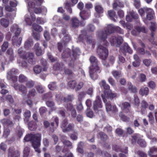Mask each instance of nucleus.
Listing matches in <instances>:
<instances>
[{
	"mask_svg": "<svg viewBox=\"0 0 157 157\" xmlns=\"http://www.w3.org/2000/svg\"><path fill=\"white\" fill-rule=\"evenodd\" d=\"M76 82L75 80L70 81L68 83V86L70 87L72 89H74L75 87H76Z\"/></svg>",
	"mask_w": 157,
	"mask_h": 157,
	"instance_id": "nucleus-57",
	"label": "nucleus"
},
{
	"mask_svg": "<svg viewBox=\"0 0 157 157\" xmlns=\"http://www.w3.org/2000/svg\"><path fill=\"white\" fill-rule=\"evenodd\" d=\"M12 86L13 87L15 90H18L21 92L23 95L25 94L27 91V87L23 85H17L15 83L12 85Z\"/></svg>",
	"mask_w": 157,
	"mask_h": 157,
	"instance_id": "nucleus-20",
	"label": "nucleus"
},
{
	"mask_svg": "<svg viewBox=\"0 0 157 157\" xmlns=\"http://www.w3.org/2000/svg\"><path fill=\"white\" fill-rule=\"evenodd\" d=\"M102 107L101 102L100 100V97L99 96H97L96 97V100L94 103V109L95 112L97 113L98 112V111L101 112V109Z\"/></svg>",
	"mask_w": 157,
	"mask_h": 157,
	"instance_id": "nucleus-11",
	"label": "nucleus"
},
{
	"mask_svg": "<svg viewBox=\"0 0 157 157\" xmlns=\"http://www.w3.org/2000/svg\"><path fill=\"white\" fill-rule=\"evenodd\" d=\"M34 85V82L32 80L27 81L26 82L25 85L26 87L29 88L33 87Z\"/></svg>",
	"mask_w": 157,
	"mask_h": 157,
	"instance_id": "nucleus-52",
	"label": "nucleus"
},
{
	"mask_svg": "<svg viewBox=\"0 0 157 157\" xmlns=\"http://www.w3.org/2000/svg\"><path fill=\"white\" fill-rule=\"evenodd\" d=\"M0 24L3 27L6 28L8 26L9 24V20L7 19L2 18L0 20Z\"/></svg>",
	"mask_w": 157,
	"mask_h": 157,
	"instance_id": "nucleus-39",
	"label": "nucleus"
},
{
	"mask_svg": "<svg viewBox=\"0 0 157 157\" xmlns=\"http://www.w3.org/2000/svg\"><path fill=\"white\" fill-rule=\"evenodd\" d=\"M157 152V148L153 147L150 149V151L148 152V155L150 157H157V155H154L155 153Z\"/></svg>",
	"mask_w": 157,
	"mask_h": 157,
	"instance_id": "nucleus-36",
	"label": "nucleus"
},
{
	"mask_svg": "<svg viewBox=\"0 0 157 157\" xmlns=\"http://www.w3.org/2000/svg\"><path fill=\"white\" fill-rule=\"evenodd\" d=\"M33 26L34 29L36 31L40 32L42 30V28L41 27L36 24L33 25Z\"/></svg>",
	"mask_w": 157,
	"mask_h": 157,
	"instance_id": "nucleus-55",
	"label": "nucleus"
},
{
	"mask_svg": "<svg viewBox=\"0 0 157 157\" xmlns=\"http://www.w3.org/2000/svg\"><path fill=\"white\" fill-rule=\"evenodd\" d=\"M18 71L16 69H13L7 73V78L9 81H12L13 83L17 81V78L15 75L17 73Z\"/></svg>",
	"mask_w": 157,
	"mask_h": 157,
	"instance_id": "nucleus-9",
	"label": "nucleus"
},
{
	"mask_svg": "<svg viewBox=\"0 0 157 157\" xmlns=\"http://www.w3.org/2000/svg\"><path fill=\"white\" fill-rule=\"evenodd\" d=\"M147 8H141L138 10L139 13L143 19H145V12H147V10H146Z\"/></svg>",
	"mask_w": 157,
	"mask_h": 157,
	"instance_id": "nucleus-46",
	"label": "nucleus"
},
{
	"mask_svg": "<svg viewBox=\"0 0 157 157\" xmlns=\"http://www.w3.org/2000/svg\"><path fill=\"white\" fill-rule=\"evenodd\" d=\"M140 112L143 114H145L147 112L146 108L147 107L148 104L144 100H143L141 103Z\"/></svg>",
	"mask_w": 157,
	"mask_h": 157,
	"instance_id": "nucleus-30",
	"label": "nucleus"
},
{
	"mask_svg": "<svg viewBox=\"0 0 157 157\" xmlns=\"http://www.w3.org/2000/svg\"><path fill=\"white\" fill-rule=\"evenodd\" d=\"M149 90L147 87L141 88L140 90L139 93L140 94L144 96L147 95L149 93Z\"/></svg>",
	"mask_w": 157,
	"mask_h": 157,
	"instance_id": "nucleus-34",
	"label": "nucleus"
},
{
	"mask_svg": "<svg viewBox=\"0 0 157 157\" xmlns=\"http://www.w3.org/2000/svg\"><path fill=\"white\" fill-rule=\"evenodd\" d=\"M9 5H7L5 7V10L8 11H12L14 10L13 8L17 6L18 2L16 0H9Z\"/></svg>",
	"mask_w": 157,
	"mask_h": 157,
	"instance_id": "nucleus-16",
	"label": "nucleus"
},
{
	"mask_svg": "<svg viewBox=\"0 0 157 157\" xmlns=\"http://www.w3.org/2000/svg\"><path fill=\"white\" fill-rule=\"evenodd\" d=\"M10 31L12 33L14 32L15 36L12 38V43L13 45L17 46H19L21 43L22 38L19 37L18 38L17 36L20 33L21 29L16 24L13 25L10 28Z\"/></svg>",
	"mask_w": 157,
	"mask_h": 157,
	"instance_id": "nucleus-5",
	"label": "nucleus"
},
{
	"mask_svg": "<svg viewBox=\"0 0 157 157\" xmlns=\"http://www.w3.org/2000/svg\"><path fill=\"white\" fill-rule=\"evenodd\" d=\"M147 117L149 118V120L150 123H153L154 121V117L152 115V113L150 112L148 113Z\"/></svg>",
	"mask_w": 157,
	"mask_h": 157,
	"instance_id": "nucleus-63",
	"label": "nucleus"
},
{
	"mask_svg": "<svg viewBox=\"0 0 157 157\" xmlns=\"http://www.w3.org/2000/svg\"><path fill=\"white\" fill-rule=\"evenodd\" d=\"M25 1L28 4V2H33V5H34L35 4V6H40L43 3L44 0H32L29 1Z\"/></svg>",
	"mask_w": 157,
	"mask_h": 157,
	"instance_id": "nucleus-35",
	"label": "nucleus"
},
{
	"mask_svg": "<svg viewBox=\"0 0 157 157\" xmlns=\"http://www.w3.org/2000/svg\"><path fill=\"white\" fill-rule=\"evenodd\" d=\"M56 100L58 102H67L69 101H72L73 99V97L72 95H68L65 98H63L61 97V95L59 94L56 95Z\"/></svg>",
	"mask_w": 157,
	"mask_h": 157,
	"instance_id": "nucleus-14",
	"label": "nucleus"
},
{
	"mask_svg": "<svg viewBox=\"0 0 157 157\" xmlns=\"http://www.w3.org/2000/svg\"><path fill=\"white\" fill-rule=\"evenodd\" d=\"M36 94V90L34 89H32L29 91L28 97L29 98H31L34 97Z\"/></svg>",
	"mask_w": 157,
	"mask_h": 157,
	"instance_id": "nucleus-47",
	"label": "nucleus"
},
{
	"mask_svg": "<svg viewBox=\"0 0 157 157\" xmlns=\"http://www.w3.org/2000/svg\"><path fill=\"white\" fill-rule=\"evenodd\" d=\"M101 87H103L104 89V90H107L109 89V86L108 85L106 84L105 81L103 80L101 81V82L99 83Z\"/></svg>",
	"mask_w": 157,
	"mask_h": 157,
	"instance_id": "nucleus-49",
	"label": "nucleus"
},
{
	"mask_svg": "<svg viewBox=\"0 0 157 157\" xmlns=\"http://www.w3.org/2000/svg\"><path fill=\"white\" fill-rule=\"evenodd\" d=\"M41 137V135L39 133L35 135L30 134L25 136L24 140L26 141L31 140L32 146L35 149V151L40 153V151L39 147L40 144Z\"/></svg>",
	"mask_w": 157,
	"mask_h": 157,
	"instance_id": "nucleus-2",
	"label": "nucleus"
},
{
	"mask_svg": "<svg viewBox=\"0 0 157 157\" xmlns=\"http://www.w3.org/2000/svg\"><path fill=\"white\" fill-rule=\"evenodd\" d=\"M19 152L15 151L13 147H11L9 149L8 157H19Z\"/></svg>",
	"mask_w": 157,
	"mask_h": 157,
	"instance_id": "nucleus-27",
	"label": "nucleus"
},
{
	"mask_svg": "<svg viewBox=\"0 0 157 157\" xmlns=\"http://www.w3.org/2000/svg\"><path fill=\"white\" fill-rule=\"evenodd\" d=\"M95 11L98 13H101L103 12V9L101 6L98 4H96L95 6Z\"/></svg>",
	"mask_w": 157,
	"mask_h": 157,
	"instance_id": "nucleus-44",
	"label": "nucleus"
},
{
	"mask_svg": "<svg viewBox=\"0 0 157 157\" xmlns=\"http://www.w3.org/2000/svg\"><path fill=\"white\" fill-rule=\"evenodd\" d=\"M83 146V143L82 142H80L78 144L77 150L80 153L83 152L82 148Z\"/></svg>",
	"mask_w": 157,
	"mask_h": 157,
	"instance_id": "nucleus-56",
	"label": "nucleus"
},
{
	"mask_svg": "<svg viewBox=\"0 0 157 157\" xmlns=\"http://www.w3.org/2000/svg\"><path fill=\"white\" fill-rule=\"evenodd\" d=\"M30 148L29 147H25L23 151L24 157H27L29 154Z\"/></svg>",
	"mask_w": 157,
	"mask_h": 157,
	"instance_id": "nucleus-58",
	"label": "nucleus"
},
{
	"mask_svg": "<svg viewBox=\"0 0 157 157\" xmlns=\"http://www.w3.org/2000/svg\"><path fill=\"white\" fill-rule=\"evenodd\" d=\"M97 53L100 58L103 60V63L106 67L109 66V64L106 63L105 60L107 58L108 55V51L105 47L100 45L99 46L97 49Z\"/></svg>",
	"mask_w": 157,
	"mask_h": 157,
	"instance_id": "nucleus-7",
	"label": "nucleus"
},
{
	"mask_svg": "<svg viewBox=\"0 0 157 157\" xmlns=\"http://www.w3.org/2000/svg\"><path fill=\"white\" fill-rule=\"evenodd\" d=\"M109 41L112 45H116L118 47L122 43L123 39L120 36H113L110 38Z\"/></svg>",
	"mask_w": 157,
	"mask_h": 157,
	"instance_id": "nucleus-10",
	"label": "nucleus"
},
{
	"mask_svg": "<svg viewBox=\"0 0 157 157\" xmlns=\"http://www.w3.org/2000/svg\"><path fill=\"white\" fill-rule=\"evenodd\" d=\"M116 26L112 24H109L107 25L106 30L102 31L98 33V37L100 39L103 41L104 44H106L108 43L106 41L107 36L108 34H111L115 31Z\"/></svg>",
	"mask_w": 157,
	"mask_h": 157,
	"instance_id": "nucleus-6",
	"label": "nucleus"
},
{
	"mask_svg": "<svg viewBox=\"0 0 157 157\" xmlns=\"http://www.w3.org/2000/svg\"><path fill=\"white\" fill-rule=\"evenodd\" d=\"M46 104L48 107L52 109V110H56L58 113L61 114L62 116H64L65 113L63 109H56L55 108L53 107L54 104L53 102L49 101H47L46 102Z\"/></svg>",
	"mask_w": 157,
	"mask_h": 157,
	"instance_id": "nucleus-18",
	"label": "nucleus"
},
{
	"mask_svg": "<svg viewBox=\"0 0 157 157\" xmlns=\"http://www.w3.org/2000/svg\"><path fill=\"white\" fill-rule=\"evenodd\" d=\"M73 51V59L70 60V62L69 63V65L71 67H73L74 65V60H75L76 58L80 54V51L78 48H72Z\"/></svg>",
	"mask_w": 157,
	"mask_h": 157,
	"instance_id": "nucleus-13",
	"label": "nucleus"
},
{
	"mask_svg": "<svg viewBox=\"0 0 157 157\" xmlns=\"http://www.w3.org/2000/svg\"><path fill=\"white\" fill-rule=\"evenodd\" d=\"M52 121L51 123V125L54 128L56 129L59 124L58 118L56 117H53L52 119Z\"/></svg>",
	"mask_w": 157,
	"mask_h": 157,
	"instance_id": "nucleus-32",
	"label": "nucleus"
},
{
	"mask_svg": "<svg viewBox=\"0 0 157 157\" xmlns=\"http://www.w3.org/2000/svg\"><path fill=\"white\" fill-rule=\"evenodd\" d=\"M128 13V14L126 16V20L128 21H131L133 18L137 19L138 18V15L133 11Z\"/></svg>",
	"mask_w": 157,
	"mask_h": 157,
	"instance_id": "nucleus-22",
	"label": "nucleus"
},
{
	"mask_svg": "<svg viewBox=\"0 0 157 157\" xmlns=\"http://www.w3.org/2000/svg\"><path fill=\"white\" fill-rule=\"evenodd\" d=\"M8 43L7 42H4L2 46V51L4 52L6 50L8 47Z\"/></svg>",
	"mask_w": 157,
	"mask_h": 157,
	"instance_id": "nucleus-64",
	"label": "nucleus"
},
{
	"mask_svg": "<svg viewBox=\"0 0 157 157\" xmlns=\"http://www.w3.org/2000/svg\"><path fill=\"white\" fill-rule=\"evenodd\" d=\"M33 2H28V9L31 18L27 14L25 16V21L28 25H31L36 19L35 15L32 13L33 11L36 14H41L44 15H45L47 12V9L45 6H42L39 7V6H35V4L34 5H33Z\"/></svg>",
	"mask_w": 157,
	"mask_h": 157,
	"instance_id": "nucleus-1",
	"label": "nucleus"
},
{
	"mask_svg": "<svg viewBox=\"0 0 157 157\" xmlns=\"http://www.w3.org/2000/svg\"><path fill=\"white\" fill-rule=\"evenodd\" d=\"M128 89L132 92L136 93L137 92V89L136 87L133 86L131 82H129L128 84Z\"/></svg>",
	"mask_w": 157,
	"mask_h": 157,
	"instance_id": "nucleus-48",
	"label": "nucleus"
},
{
	"mask_svg": "<svg viewBox=\"0 0 157 157\" xmlns=\"http://www.w3.org/2000/svg\"><path fill=\"white\" fill-rule=\"evenodd\" d=\"M33 45L32 40L31 39L28 40L25 43V47L27 48H29Z\"/></svg>",
	"mask_w": 157,
	"mask_h": 157,
	"instance_id": "nucleus-53",
	"label": "nucleus"
},
{
	"mask_svg": "<svg viewBox=\"0 0 157 157\" xmlns=\"http://www.w3.org/2000/svg\"><path fill=\"white\" fill-rule=\"evenodd\" d=\"M79 25V21L76 17H74L72 19V25L73 27H78Z\"/></svg>",
	"mask_w": 157,
	"mask_h": 157,
	"instance_id": "nucleus-45",
	"label": "nucleus"
},
{
	"mask_svg": "<svg viewBox=\"0 0 157 157\" xmlns=\"http://www.w3.org/2000/svg\"><path fill=\"white\" fill-rule=\"evenodd\" d=\"M37 127L36 123L32 121L28 124V128L29 130L31 131L35 130Z\"/></svg>",
	"mask_w": 157,
	"mask_h": 157,
	"instance_id": "nucleus-41",
	"label": "nucleus"
},
{
	"mask_svg": "<svg viewBox=\"0 0 157 157\" xmlns=\"http://www.w3.org/2000/svg\"><path fill=\"white\" fill-rule=\"evenodd\" d=\"M7 53L10 56V59L11 60H12L14 58L13 56V51L12 49L11 48H9L7 51Z\"/></svg>",
	"mask_w": 157,
	"mask_h": 157,
	"instance_id": "nucleus-59",
	"label": "nucleus"
},
{
	"mask_svg": "<svg viewBox=\"0 0 157 157\" xmlns=\"http://www.w3.org/2000/svg\"><path fill=\"white\" fill-rule=\"evenodd\" d=\"M1 123L4 125L12 126L13 123L10 120L8 119H3L1 121Z\"/></svg>",
	"mask_w": 157,
	"mask_h": 157,
	"instance_id": "nucleus-37",
	"label": "nucleus"
},
{
	"mask_svg": "<svg viewBox=\"0 0 157 157\" xmlns=\"http://www.w3.org/2000/svg\"><path fill=\"white\" fill-rule=\"evenodd\" d=\"M140 32L143 33H146V32L144 27H138L136 28V30H133L132 32V33L133 35H137L138 33Z\"/></svg>",
	"mask_w": 157,
	"mask_h": 157,
	"instance_id": "nucleus-28",
	"label": "nucleus"
},
{
	"mask_svg": "<svg viewBox=\"0 0 157 157\" xmlns=\"http://www.w3.org/2000/svg\"><path fill=\"white\" fill-rule=\"evenodd\" d=\"M34 49L36 53L38 56H41L44 53V51L41 49V47L39 46V44L38 43L35 44Z\"/></svg>",
	"mask_w": 157,
	"mask_h": 157,
	"instance_id": "nucleus-29",
	"label": "nucleus"
},
{
	"mask_svg": "<svg viewBox=\"0 0 157 157\" xmlns=\"http://www.w3.org/2000/svg\"><path fill=\"white\" fill-rule=\"evenodd\" d=\"M120 51L124 54L127 52L130 54L132 53V51L130 49L126 43H124L123 45L121 47Z\"/></svg>",
	"mask_w": 157,
	"mask_h": 157,
	"instance_id": "nucleus-23",
	"label": "nucleus"
},
{
	"mask_svg": "<svg viewBox=\"0 0 157 157\" xmlns=\"http://www.w3.org/2000/svg\"><path fill=\"white\" fill-rule=\"evenodd\" d=\"M112 74L113 77L116 79L120 77L121 75V73L120 72L116 71H113Z\"/></svg>",
	"mask_w": 157,
	"mask_h": 157,
	"instance_id": "nucleus-54",
	"label": "nucleus"
},
{
	"mask_svg": "<svg viewBox=\"0 0 157 157\" xmlns=\"http://www.w3.org/2000/svg\"><path fill=\"white\" fill-rule=\"evenodd\" d=\"M66 107L69 115L70 116V113L72 117H75L76 115V111L73 105L71 103H68L67 104Z\"/></svg>",
	"mask_w": 157,
	"mask_h": 157,
	"instance_id": "nucleus-19",
	"label": "nucleus"
},
{
	"mask_svg": "<svg viewBox=\"0 0 157 157\" xmlns=\"http://www.w3.org/2000/svg\"><path fill=\"white\" fill-rule=\"evenodd\" d=\"M147 10L146 18L148 20H151L154 18L155 13L151 8H148L146 9Z\"/></svg>",
	"mask_w": 157,
	"mask_h": 157,
	"instance_id": "nucleus-26",
	"label": "nucleus"
},
{
	"mask_svg": "<svg viewBox=\"0 0 157 157\" xmlns=\"http://www.w3.org/2000/svg\"><path fill=\"white\" fill-rule=\"evenodd\" d=\"M140 82H145L146 80V75L144 74H141L139 76Z\"/></svg>",
	"mask_w": 157,
	"mask_h": 157,
	"instance_id": "nucleus-62",
	"label": "nucleus"
},
{
	"mask_svg": "<svg viewBox=\"0 0 157 157\" xmlns=\"http://www.w3.org/2000/svg\"><path fill=\"white\" fill-rule=\"evenodd\" d=\"M124 4L121 2L120 0H115L113 4V8L114 9H119L120 7H123Z\"/></svg>",
	"mask_w": 157,
	"mask_h": 157,
	"instance_id": "nucleus-31",
	"label": "nucleus"
},
{
	"mask_svg": "<svg viewBox=\"0 0 157 157\" xmlns=\"http://www.w3.org/2000/svg\"><path fill=\"white\" fill-rule=\"evenodd\" d=\"M33 69L35 73L37 74L39 73L41 71L42 68L40 66L36 65L34 67Z\"/></svg>",
	"mask_w": 157,
	"mask_h": 157,
	"instance_id": "nucleus-60",
	"label": "nucleus"
},
{
	"mask_svg": "<svg viewBox=\"0 0 157 157\" xmlns=\"http://www.w3.org/2000/svg\"><path fill=\"white\" fill-rule=\"evenodd\" d=\"M101 97L104 102L105 103L106 109L107 112L113 111L116 112L118 111L117 108L116 107L115 105L112 106L110 102L108 101V100L106 98H105L103 94H101Z\"/></svg>",
	"mask_w": 157,
	"mask_h": 157,
	"instance_id": "nucleus-8",
	"label": "nucleus"
},
{
	"mask_svg": "<svg viewBox=\"0 0 157 157\" xmlns=\"http://www.w3.org/2000/svg\"><path fill=\"white\" fill-rule=\"evenodd\" d=\"M63 35L64 37L63 38V40L65 42H67L69 41L70 40V36L66 33V31L64 30L62 32ZM65 43H64L63 42L62 43H59L58 44V49L60 52L61 51V48L63 46V44H64Z\"/></svg>",
	"mask_w": 157,
	"mask_h": 157,
	"instance_id": "nucleus-15",
	"label": "nucleus"
},
{
	"mask_svg": "<svg viewBox=\"0 0 157 157\" xmlns=\"http://www.w3.org/2000/svg\"><path fill=\"white\" fill-rule=\"evenodd\" d=\"M113 152L112 157H117V153L119 152L120 148L119 146H116L113 147ZM105 155L106 157H112L110 154L107 152L105 154Z\"/></svg>",
	"mask_w": 157,
	"mask_h": 157,
	"instance_id": "nucleus-24",
	"label": "nucleus"
},
{
	"mask_svg": "<svg viewBox=\"0 0 157 157\" xmlns=\"http://www.w3.org/2000/svg\"><path fill=\"white\" fill-rule=\"evenodd\" d=\"M86 115L88 117L90 118H92L94 116L93 112L89 108H88L86 111Z\"/></svg>",
	"mask_w": 157,
	"mask_h": 157,
	"instance_id": "nucleus-61",
	"label": "nucleus"
},
{
	"mask_svg": "<svg viewBox=\"0 0 157 157\" xmlns=\"http://www.w3.org/2000/svg\"><path fill=\"white\" fill-rule=\"evenodd\" d=\"M27 80V78L24 75H21L19 77L18 81L21 83H24Z\"/></svg>",
	"mask_w": 157,
	"mask_h": 157,
	"instance_id": "nucleus-50",
	"label": "nucleus"
},
{
	"mask_svg": "<svg viewBox=\"0 0 157 157\" xmlns=\"http://www.w3.org/2000/svg\"><path fill=\"white\" fill-rule=\"evenodd\" d=\"M103 94L107 100L109 98L112 99L116 96V94L112 92L109 89L107 90H104V94Z\"/></svg>",
	"mask_w": 157,
	"mask_h": 157,
	"instance_id": "nucleus-21",
	"label": "nucleus"
},
{
	"mask_svg": "<svg viewBox=\"0 0 157 157\" xmlns=\"http://www.w3.org/2000/svg\"><path fill=\"white\" fill-rule=\"evenodd\" d=\"M0 87L2 89L1 91V93L2 94H5L8 92L7 90L4 89H3L6 87V86L4 83V81L0 79Z\"/></svg>",
	"mask_w": 157,
	"mask_h": 157,
	"instance_id": "nucleus-38",
	"label": "nucleus"
},
{
	"mask_svg": "<svg viewBox=\"0 0 157 157\" xmlns=\"http://www.w3.org/2000/svg\"><path fill=\"white\" fill-rule=\"evenodd\" d=\"M120 23L122 25L124 28H126L129 30H131L132 28V25L129 23H125V22L123 21H120Z\"/></svg>",
	"mask_w": 157,
	"mask_h": 157,
	"instance_id": "nucleus-42",
	"label": "nucleus"
},
{
	"mask_svg": "<svg viewBox=\"0 0 157 157\" xmlns=\"http://www.w3.org/2000/svg\"><path fill=\"white\" fill-rule=\"evenodd\" d=\"M90 13V11L83 10L80 12L79 15L82 19L85 20L89 17Z\"/></svg>",
	"mask_w": 157,
	"mask_h": 157,
	"instance_id": "nucleus-25",
	"label": "nucleus"
},
{
	"mask_svg": "<svg viewBox=\"0 0 157 157\" xmlns=\"http://www.w3.org/2000/svg\"><path fill=\"white\" fill-rule=\"evenodd\" d=\"M108 15L110 19L114 21H115L117 18L115 12L112 10L108 11Z\"/></svg>",
	"mask_w": 157,
	"mask_h": 157,
	"instance_id": "nucleus-43",
	"label": "nucleus"
},
{
	"mask_svg": "<svg viewBox=\"0 0 157 157\" xmlns=\"http://www.w3.org/2000/svg\"><path fill=\"white\" fill-rule=\"evenodd\" d=\"M91 66L89 67V73L90 77L93 79H96L98 77L97 73L100 72L98 63L96 57L91 56L90 59Z\"/></svg>",
	"mask_w": 157,
	"mask_h": 157,
	"instance_id": "nucleus-3",
	"label": "nucleus"
},
{
	"mask_svg": "<svg viewBox=\"0 0 157 157\" xmlns=\"http://www.w3.org/2000/svg\"><path fill=\"white\" fill-rule=\"evenodd\" d=\"M133 142H136L137 139L140 138V136L138 134H135L132 136ZM138 144L141 147H145L146 146V143L143 139L138 140Z\"/></svg>",
	"mask_w": 157,
	"mask_h": 157,
	"instance_id": "nucleus-17",
	"label": "nucleus"
},
{
	"mask_svg": "<svg viewBox=\"0 0 157 157\" xmlns=\"http://www.w3.org/2000/svg\"><path fill=\"white\" fill-rule=\"evenodd\" d=\"M18 53L21 55V58H20V61H18V62L20 65L22 67H25L26 65V63L25 60L28 61V62L32 64H34L35 63V59L33 58V53H29L27 57H25V52L23 53V50L22 48H20L18 50Z\"/></svg>",
	"mask_w": 157,
	"mask_h": 157,
	"instance_id": "nucleus-4",
	"label": "nucleus"
},
{
	"mask_svg": "<svg viewBox=\"0 0 157 157\" xmlns=\"http://www.w3.org/2000/svg\"><path fill=\"white\" fill-rule=\"evenodd\" d=\"M69 49L67 48L66 50L62 53V57L63 58H65L67 57L69 58L70 59V57H69L70 55L69 54Z\"/></svg>",
	"mask_w": 157,
	"mask_h": 157,
	"instance_id": "nucleus-51",
	"label": "nucleus"
},
{
	"mask_svg": "<svg viewBox=\"0 0 157 157\" xmlns=\"http://www.w3.org/2000/svg\"><path fill=\"white\" fill-rule=\"evenodd\" d=\"M119 152H121L119 153V156L120 157H126V155H125L123 154V153L126 154L128 153V151L127 149V147H125L124 148L122 149H120V148Z\"/></svg>",
	"mask_w": 157,
	"mask_h": 157,
	"instance_id": "nucleus-40",
	"label": "nucleus"
},
{
	"mask_svg": "<svg viewBox=\"0 0 157 157\" xmlns=\"http://www.w3.org/2000/svg\"><path fill=\"white\" fill-rule=\"evenodd\" d=\"M61 127L63 129V132H65L72 129L73 125L71 124H68L67 120L65 119L63 120L61 125Z\"/></svg>",
	"mask_w": 157,
	"mask_h": 157,
	"instance_id": "nucleus-12",
	"label": "nucleus"
},
{
	"mask_svg": "<svg viewBox=\"0 0 157 157\" xmlns=\"http://www.w3.org/2000/svg\"><path fill=\"white\" fill-rule=\"evenodd\" d=\"M122 109L126 112H128L129 111L130 105L128 103L125 102L122 104L121 105Z\"/></svg>",
	"mask_w": 157,
	"mask_h": 157,
	"instance_id": "nucleus-33",
	"label": "nucleus"
}]
</instances>
